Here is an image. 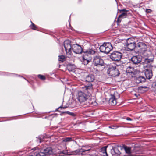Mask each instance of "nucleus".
Returning a JSON list of instances; mask_svg holds the SVG:
<instances>
[{
    "label": "nucleus",
    "instance_id": "obj_1",
    "mask_svg": "<svg viewBox=\"0 0 156 156\" xmlns=\"http://www.w3.org/2000/svg\"><path fill=\"white\" fill-rule=\"evenodd\" d=\"M119 149H121V151H125L129 156H136V154H140L142 152L140 148L136 147H130L125 146L123 147L118 146L112 147L111 150V153L112 156H122L120 155L121 152L119 151Z\"/></svg>",
    "mask_w": 156,
    "mask_h": 156
},
{
    "label": "nucleus",
    "instance_id": "obj_2",
    "mask_svg": "<svg viewBox=\"0 0 156 156\" xmlns=\"http://www.w3.org/2000/svg\"><path fill=\"white\" fill-rule=\"evenodd\" d=\"M84 92L80 91L78 93L77 99L80 103L87 101L91 95L92 90V85L91 83L88 86H85Z\"/></svg>",
    "mask_w": 156,
    "mask_h": 156
},
{
    "label": "nucleus",
    "instance_id": "obj_3",
    "mask_svg": "<svg viewBox=\"0 0 156 156\" xmlns=\"http://www.w3.org/2000/svg\"><path fill=\"white\" fill-rule=\"evenodd\" d=\"M96 51L92 48H89L84 51V54L83 55L82 63L84 65H86L91 60V55L95 54Z\"/></svg>",
    "mask_w": 156,
    "mask_h": 156
},
{
    "label": "nucleus",
    "instance_id": "obj_4",
    "mask_svg": "<svg viewBox=\"0 0 156 156\" xmlns=\"http://www.w3.org/2000/svg\"><path fill=\"white\" fill-rule=\"evenodd\" d=\"M85 148V149H77L75 151H73L71 152V153L68 154V155H83L85 154L84 153L85 152L88 151H90V152L92 151H95V150H92L91 148L92 147L90 146H83Z\"/></svg>",
    "mask_w": 156,
    "mask_h": 156
},
{
    "label": "nucleus",
    "instance_id": "obj_5",
    "mask_svg": "<svg viewBox=\"0 0 156 156\" xmlns=\"http://www.w3.org/2000/svg\"><path fill=\"white\" fill-rule=\"evenodd\" d=\"M35 156H53V155L56 154L54 150L51 147H49L45 149H42L41 151L38 153H35Z\"/></svg>",
    "mask_w": 156,
    "mask_h": 156
},
{
    "label": "nucleus",
    "instance_id": "obj_6",
    "mask_svg": "<svg viewBox=\"0 0 156 156\" xmlns=\"http://www.w3.org/2000/svg\"><path fill=\"white\" fill-rule=\"evenodd\" d=\"M136 48L138 49V52L141 55L145 57L148 56L147 53V46L144 43L139 42L138 43L136 46Z\"/></svg>",
    "mask_w": 156,
    "mask_h": 156
},
{
    "label": "nucleus",
    "instance_id": "obj_7",
    "mask_svg": "<svg viewBox=\"0 0 156 156\" xmlns=\"http://www.w3.org/2000/svg\"><path fill=\"white\" fill-rule=\"evenodd\" d=\"M112 48V44L109 42L104 43L103 45L100 46L99 48L101 52L106 54L108 53Z\"/></svg>",
    "mask_w": 156,
    "mask_h": 156
},
{
    "label": "nucleus",
    "instance_id": "obj_8",
    "mask_svg": "<svg viewBox=\"0 0 156 156\" xmlns=\"http://www.w3.org/2000/svg\"><path fill=\"white\" fill-rule=\"evenodd\" d=\"M125 44L128 51H132L136 47V45L135 39L133 38H129L127 39Z\"/></svg>",
    "mask_w": 156,
    "mask_h": 156
},
{
    "label": "nucleus",
    "instance_id": "obj_9",
    "mask_svg": "<svg viewBox=\"0 0 156 156\" xmlns=\"http://www.w3.org/2000/svg\"><path fill=\"white\" fill-rule=\"evenodd\" d=\"M64 46L67 55L69 57L71 56L72 53L73 45H71L70 41L67 40L64 41Z\"/></svg>",
    "mask_w": 156,
    "mask_h": 156
},
{
    "label": "nucleus",
    "instance_id": "obj_10",
    "mask_svg": "<svg viewBox=\"0 0 156 156\" xmlns=\"http://www.w3.org/2000/svg\"><path fill=\"white\" fill-rule=\"evenodd\" d=\"M146 68L144 67V73L147 79L151 78L153 76L152 69L153 66L151 65H146Z\"/></svg>",
    "mask_w": 156,
    "mask_h": 156
},
{
    "label": "nucleus",
    "instance_id": "obj_11",
    "mask_svg": "<svg viewBox=\"0 0 156 156\" xmlns=\"http://www.w3.org/2000/svg\"><path fill=\"white\" fill-rule=\"evenodd\" d=\"M122 54L119 52L114 51L111 54L110 58L113 61H118L121 59Z\"/></svg>",
    "mask_w": 156,
    "mask_h": 156
},
{
    "label": "nucleus",
    "instance_id": "obj_12",
    "mask_svg": "<svg viewBox=\"0 0 156 156\" xmlns=\"http://www.w3.org/2000/svg\"><path fill=\"white\" fill-rule=\"evenodd\" d=\"M93 62L95 66H102L104 65V61L100 56H96L94 57Z\"/></svg>",
    "mask_w": 156,
    "mask_h": 156
},
{
    "label": "nucleus",
    "instance_id": "obj_13",
    "mask_svg": "<svg viewBox=\"0 0 156 156\" xmlns=\"http://www.w3.org/2000/svg\"><path fill=\"white\" fill-rule=\"evenodd\" d=\"M87 49H83L80 45L77 44L73 45L72 51L75 53L80 54L83 53L84 54V51Z\"/></svg>",
    "mask_w": 156,
    "mask_h": 156
},
{
    "label": "nucleus",
    "instance_id": "obj_14",
    "mask_svg": "<svg viewBox=\"0 0 156 156\" xmlns=\"http://www.w3.org/2000/svg\"><path fill=\"white\" fill-rule=\"evenodd\" d=\"M108 73L113 77L118 76L120 73L118 69H116V67L112 66L108 71Z\"/></svg>",
    "mask_w": 156,
    "mask_h": 156
},
{
    "label": "nucleus",
    "instance_id": "obj_15",
    "mask_svg": "<svg viewBox=\"0 0 156 156\" xmlns=\"http://www.w3.org/2000/svg\"><path fill=\"white\" fill-rule=\"evenodd\" d=\"M132 62L134 64H138L142 61V58L139 55H136L133 56L131 58Z\"/></svg>",
    "mask_w": 156,
    "mask_h": 156
},
{
    "label": "nucleus",
    "instance_id": "obj_16",
    "mask_svg": "<svg viewBox=\"0 0 156 156\" xmlns=\"http://www.w3.org/2000/svg\"><path fill=\"white\" fill-rule=\"evenodd\" d=\"M94 76L93 75L89 74L86 76V80L88 82H93L94 80Z\"/></svg>",
    "mask_w": 156,
    "mask_h": 156
},
{
    "label": "nucleus",
    "instance_id": "obj_17",
    "mask_svg": "<svg viewBox=\"0 0 156 156\" xmlns=\"http://www.w3.org/2000/svg\"><path fill=\"white\" fill-rule=\"evenodd\" d=\"M109 103L112 105H115L116 104V101L114 95L111 96L109 98Z\"/></svg>",
    "mask_w": 156,
    "mask_h": 156
},
{
    "label": "nucleus",
    "instance_id": "obj_18",
    "mask_svg": "<svg viewBox=\"0 0 156 156\" xmlns=\"http://www.w3.org/2000/svg\"><path fill=\"white\" fill-rule=\"evenodd\" d=\"M100 154L102 156H108L106 152V147H102L100 151Z\"/></svg>",
    "mask_w": 156,
    "mask_h": 156
},
{
    "label": "nucleus",
    "instance_id": "obj_19",
    "mask_svg": "<svg viewBox=\"0 0 156 156\" xmlns=\"http://www.w3.org/2000/svg\"><path fill=\"white\" fill-rule=\"evenodd\" d=\"M146 80L145 78L142 76H140L137 78L136 79V82L139 83H140L144 82Z\"/></svg>",
    "mask_w": 156,
    "mask_h": 156
},
{
    "label": "nucleus",
    "instance_id": "obj_20",
    "mask_svg": "<svg viewBox=\"0 0 156 156\" xmlns=\"http://www.w3.org/2000/svg\"><path fill=\"white\" fill-rule=\"evenodd\" d=\"M153 60L148 59L147 58H145L144 62H143V67H146V65H149L148 64L149 63H150Z\"/></svg>",
    "mask_w": 156,
    "mask_h": 156
},
{
    "label": "nucleus",
    "instance_id": "obj_21",
    "mask_svg": "<svg viewBox=\"0 0 156 156\" xmlns=\"http://www.w3.org/2000/svg\"><path fill=\"white\" fill-rule=\"evenodd\" d=\"M73 140L72 138L70 137H67L63 139V141L65 142H69Z\"/></svg>",
    "mask_w": 156,
    "mask_h": 156
},
{
    "label": "nucleus",
    "instance_id": "obj_22",
    "mask_svg": "<svg viewBox=\"0 0 156 156\" xmlns=\"http://www.w3.org/2000/svg\"><path fill=\"white\" fill-rule=\"evenodd\" d=\"M152 87L155 90H156V79L153 80L152 82Z\"/></svg>",
    "mask_w": 156,
    "mask_h": 156
},
{
    "label": "nucleus",
    "instance_id": "obj_23",
    "mask_svg": "<svg viewBox=\"0 0 156 156\" xmlns=\"http://www.w3.org/2000/svg\"><path fill=\"white\" fill-rule=\"evenodd\" d=\"M31 24L30 26V28L34 30H36V26L31 21Z\"/></svg>",
    "mask_w": 156,
    "mask_h": 156
},
{
    "label": "nucleus",
    "instance_id": "obj_24",
    "mask_svg": "<svg viewBox=\"0 0 156 156\" xmlns=\"http://www.w3.org/2000/svg\"><path fill=\"white\" fill-rule=\"evenodd\" d=\"M58 60L59 61L63 62L65 60V57L64 55L59 56Z\"/></svg>",
    "mask_w": 156,
    "mask_h": 156
},
{
    "label": "nucleus",
    "instance_id": "obj_25",
    "mask_svg": "<svg viewBox=\"0 0 156 156\" xmlns=\"http://www.w3.org/2000/svg\"><path fill=\"white\" fill-rule=\"evenodd\" d=\"M126 14L125 12H123L119 15V18H125L126 17Z\"/></svg>",
    "mask_w": 156,
    "mask_h": 156
},
{
    "label": "nucleus",
    "instance_id": "obj_26",
    "mask_svg": "<svg viewBox=\"0 0 156 156\" xmlns=\"http://www.w3.org/2000/svg\"><path fill=\"white\" fill-rule=\"evenodd\" d=\"M37 76L39 78L42 80H44L45 79V77L43 75L39 74Z\"/></svg>",
    "mask_w": 156,
    "mask_h": 156
},
{
    "label": "nucleus",
    "instance_id": "obj_27",
    "mask_svg": "<svg viewBox=\"0 0 156 156\" xmlns=\"http://www.w3.org/2000/svg\"><path fill=\"white\" fill-rule=\"evenodd\" d=\"M45 137V136H41V137H39V141L40 143H41V142L43 141V140L42 138H44Z\"/></svg>",
    "mask_w": 156,
    "mask_h": 156
},
{
    "label": "nucleus",
    "instance_id": "obj_28",
    "mask_svg": "<svg viewBox=\"0 0 156 156\" xmlns=\"http://www.w3.org/2000/svg\"><path fill=\"white\" fill-rule=\"evenodd\" d=\"M111 127L112 128V129H117V128H118V127L115 126H111Z\"/></svg>",
    "mask_w": 156,
    "mask_h": 156
},
{
    "label": "nucleus",
    "instance_id": "obj_29",
    "mask_svg": "<svg viewBox=\"0 0 156 156\" xmlns=\"http://www.w3.org/2000/svg\"><path fill=\"white\" fill-rule=\"evenodd\" d=\"M69 115H71L73 116H75V114L74 113H73V112H69Z\"/></svg>",
    "mask_w": 156,
    "mask_h": 156
},
{
    "label": "nucleus",
    "instance_id": "obj_30",
    "mask_svg": "<svg viewBox=\"0 0 156 156\" xmlns=\"http://www.w3.org/2000/svg\"><path fill=\"white\" fill-rule=\"evenodd\" d=\"M67 107L66 106H64L63 107V106H60L58 108V109H59V108H61V109L62 108L63 109H65Z\"/></svg>",
    "mask_w": 156,
    "mask_h": 156
},
{
    "label": "nucleus",
    "instance_id": "obj_31",
    "mask_svg": "<svg viewBox=\"0 0 156 156\" xmlns=\"http://www.w3.org/2000/svg\"><path fill=\"white\" fill-rule=\"evenodd\" d=\"M151 10L150 9H147L146 12L147 13H149L151 12Z\"/></svg>",
    "mask_w": 156,
    "mask_h": 156
},
{
    "label": "nucleus",
    "instance_id": "obj_32",
    "mask_svg": "<svg viewBox=\"0 0 156 156\" xmlns=\"http://www.w3.org/2000/svg\"><path fill=\"white\" fill-rule=\"evenodd\" d=\"M69 112H69L68 111H67L63 112H62V113H65L69 114Z\"/></svg>",
    "mask_w": 156,
    "mask_h": 156
},
{
    "label": "nucleus",
    "instance_id": "obj_33",
    "mask_svg": "<svg viewBox=\"0 0 156 156\" xmlns=\"http://www.w3.org/2000/svg\"><path fill=\"white\" fill-rule=\"evenodd\" d=\"M89 155L91 156H97L96 154H89Z\"/></svg>",
    "mask_w": 156,
    "mask_h": 156
},
{
    "label": "nucleus",
    "instance_id": "obj_34",
    "mask_svg": "<svg viewBox=\"0 0 156 156\" xmlns=\"http://www.w3.org/2000/svg\"><path fill=\"white\" fill-rule=\"evenodd\" d=\"M126 120L128 121H131L132 120V119L129 117H127L126 119Z\"/></svg>",
    "mask_w": 156,
    "mask_h": 156
},
{
    "label": "nucleus",
    "instance_id": "obj_35",
    "mask_svg": "<svg viewBox=\"0 0 156 156\" xmlns=\"http://www.w3.org/2000/svg\"><path fill=\"white\" fill-rule=\"evenodd\" d=\"M111 126H109V128H110L112 129V128Z\"/></svg>",
    "mask_w": 156,
    "mask_h": 156
},
{
    "label": "nucleus",
    "instance_id": "obj_36",
    "mask_svg": "<svg viewBox=\"0 0 156 156\" xmlns=\"http://www.w3.org/2000/svg\"><path fill=\"white\" fill-rule=\"evenodd\" d=\"M37 147H36V148H34V150H36V149H37Z\"/></svg>",
    "mask_w": 156,
    "mask_h": 156
},
{
    "label": "nucleus",
    "instance_id": "obj_37",
    "mask_svg": "<svg viewBox=\"0 0 156 156\" xmlns=\"http://www.w3.org/2000/svg\"><path fill=\"white\" fill-rule=\"evenodd\" d=\"M80 0V1H81V0Z\"/></svg>",
    "mask_w": 156,
    "mask_h": 156
}]
</instances>
